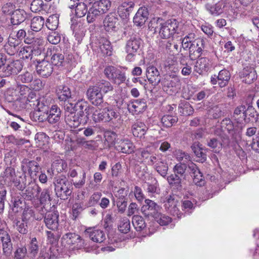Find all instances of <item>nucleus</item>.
<instances>
[{
    "label": "nucleus",
    "mask_w": 259,
    "mask_h": 259,
    "mask_svg": "<svg viewBox=\"0 0 259 259\" xmlns=\"http://www.w3.org/2000/svg\"><path fill=\"white\" fill-rule=\"evenodd\" d=\"M90 105L89 103L84 100L79 101L75 103V111H78V114L81 116L83 115L84 111H85Z\"/></svg>",
    "instance_id": "58"
},
{
    "label": "nucleus",
    "mask_w": 259,
    "mask_h": 259,
    "mask_svg": "<svg viewBox=\"0 0 259 259\" xmlns=\"http://www.w3.org/2000/svg\"><path fill=\"white\" fill-rule=\"evenodd\" d=\"M62 239L68 245H74L76 248H80L84 245V241L81 237L75 233H66L63 236Z\"/></svg>",
    "instance_id": "11"
},
{
    "label": "nucleus",
    "mask_w": 259,
    "mask_h": 259,
    "mask_svg": "<svg viewBox=\"0 0 259 259\" xmlns=\"http://www.w3.org/2000/svg\"><path fill=\"white\" fill-rule=\"evenodd\" d=\"M161 83L164 88H179L180 85V80L178 76H173L171 77L169 76L167 77L164 78L162 80Z\"/></svg>",
    "instance_id": "37"
},
{
    "label": "nucleus",
    "mask_w": 259,
    "mask_h": 259,
    "mask_svg": "<svg viewBox=\"0 0 259 259\" xmlns=\"http://www.w3.org/2000/svg\"><path fill=\"white\" fill-rule=\"evenodd\" d=\"M95 87H97L101 92L106 94L109 92H111L113 90V87L111 83L107 80L102 79L98 81Z\"/></svg>",
    "instance_id": "47"
},
{
    "label": "nucleus",
    "mask_w": 259,
    "mask_h": 259,
    "mask_svg": "<svg viewBox=\"0 0 259 259\" xmlns=\"http://www.w3.org/2000/svg\"><path fill=\"white\" fill-rule=\"evenodd\" d=\"M179 22L175 19H168L164 22L159 28V36L163 39L174 38L179 34Z\"/></svg>",
    "instance_id": "2"
},
{
    "label": "nucleus",
    "mask_w": 259,
    "mask_h": 259,
    "mask_svg": "<svg viewBox=\"0 0 259 259\" xmlns=\"http://www.w3.org/2000/svg\"><path fill=\"white\" fill-rule=\"evenodd\" d=\"M149 12L146 7H143L139 9L133 18V22L137 26L144 25L148 19Z\"/></svg>",
    "instance_id": "23"
},
{
    "label": "nucleus",
    "mask_w": 259,
    "mask_h": 259,
    "mask_svg": "<svg viewBox=\"0 0 259 259\" xmlns=\"http://www.w3.org/2000/svg\"><path fill=\"white\" fill-rule=\"evenodd\" d=\"M21 42L13 37H9L7 42L4 45L5 51L9 55L12 56L19 52Z\"/></svg>",
    "instance_id": "15"
},
{
    "label": "nucleus",
    "mask_w": 259,
    "mask_h": 259,
    "mask_svg": "<svg viewBox=\"0 0 259 259\" xmlns=\"http://www.w3.org/2000/svg\"><path fill=\"white\" fill-rule=\"evenodd\" d=\"M93 121L95 123L104 122V107L95 108Z\"/></svg>",
    "instance_id": "60"
},
{
    "label": "nucleus",
    "mask_w": 259,
    "mask_h": 259,
    "mask_svg": "<svg viewBox=\"0 0 259 259\" xmlns=\"http://www.w3.org/2000/svg\"><path fill=\"white\" fill-rule=\"evenodd\" d=\"M187 168V164L184 162L177 163L173 168L174 174L179 176L185 179L186 177V171Z\"/></svg>",
    "instance_id": "50"
},
{
    "label": "nucleus",
    "mask_w": 259,
    "mask_h": 259,
    "mask_svg": "<svg viewBox=\"0 0 259 259\" xmlns=\"http://www.w3.org/2000/svg\"><path fill=\"white\" fill-rule=\"evenodd\" d=\"M59 24L58 17L56 15H51L49 17L46 22L47 27L51 30H55Z\"/></svg>",
    "instance_id": "54"
},
{
    "label": "nucleus",
    "mask_w": 259,
    "mask_h": 259,
    "mask_svg": "<svg viewBox=\"0 0 259 259\" xmlns=\"http://www.w3.org/2000/svg\"><path fill=\"white\" fill-rule=\"evenodd\" d=\"M153 218L161 226L167 225L171 221V219L169 217L159 212Z\"/></svg>",
    "instance_id": "57"
},
{
    "label": "nucleus",
    "mask_w": 259,
    "mask_h": 259,
    "mask_svg": "<svg viewBox=\"0 0 259 259\" xmlns=\"http://www.w3.org/2000/svg\"><path fill=\"white\" fill-rule=\"evenodd\" d=\"M56 92L60 101L66 102L71 98L72 94L70 89L66 85L58 86L56 89Z\"/></svg>",
    "instance_id": "30"
},
{
    "label": "nucleus",
    "mask_w": 259,
    "mask_h": 259,
    "mask_svg": "<svg viewBox=\"0 0 259 259\" xmlns=\"http://www.w3.org/2000/svg\"><path fill=\"white\" fill-rule=\"evenodd\" d=\"M210 68L209 59L206 57H201L197 60L194 66V71L199 75H203Z\"/></svg>",
    "instance_id": "25"
},
{
    "label": "nucleus",
    "mask_w": 259,
    "mask_h": 259,
    "mask_svg": "<svg viewBox=\"0 0 259 259\" xmlns=\"http://www.w3.org/2000/svg\"><path fill=\"white\" fill-rule=\"evenodd\" d=\"M39 50L41 51V48L39 47L35 48L32 46H25L20 48L19 52V56H21L22 58L28 59H31L32 55L34 52Z\"/></svg>",
    "instance_id": "33"
},
{
    "label": "nucleus",
    "mask_w": 259,
    "mask_h": 259,
    "mask_svg": "<svg viewBox=\"0 0 259 259\" xmlns=\"http://www.w3.org/2000/svg\"><path fill=\"white\" fill-rule=\"evenodd\" d=\"M27 14L22 9H17L11 14V22L15 25H19L24 22L26 19Z\"/></svg>",
    "instance_id": "31"
},
{
    "label": "nucleus",
    "mask_w": 259,
    "mask_h": 259,
    "mask_svg": "<svg viewBox=\"0 0 259 259\" xmlns=\"http://www.w3.org/2000/svg\"><path fill=\"white\" fill-rule=\"evenodd\" d=\"M178 121V118L170 115H165L161 119L163 126L169 128L176 124Z\"/></svg>",
    "instance_id": "48"
},
{
    "label": "nucleus",
    "mask_w": 259,
    "mask_h": 259,
    "mask_svg": "<svg viewBox=\"0 0 259 259\" xmlns=\"http://www.w3.org/2000/svg\"><path fill=\"white\" fill-rule=\"evenodd\" d=\"M23 199L21 196H14L12 197V203H13V210L18 212L22 208L21 205Z\"/></svg>",
    "instance_id": "63"
},
{
    "label": "nucleus",
    "mask_w": 259,
    "mask_h": 259,
    "mask_svg": "<svg viewBox=\"0 0 259 259\" xmlns=\"http://www.w3.org/2000/svg\"><path fill=\"white\" fill-rule=\"evenodd\" d=\"M128 111L133 114H139L143 112L147 108L144 99L135 100L128 105Z\"/></svg>",
    "instance_id": "24"
},
{
    "label": "nucleus",
    "mask_w": 259,
    "mask_h": 259,
    "mask_svg": "<svg viewBox=\"0 0 259 259\" xmlns=\"http://www.w3.org/2000/svg\"><path fill=\"white\" fill-rule=\"evenodd\" d=\"M82 177L80 180H72V182L73 185L76 188H81L85 183L86 173L84 170H80L79 168L78 169L70 168L68 173V176L72 178H76L78 175Z\"/></svg>",
    "instance_id": "10"
},
{
    "label": "nucleus",
    "mask_w": 259,
    "mask_h": 259,
    "mask_svg": "<svg viewBox=\"0 0 259 259\" xmlns=\"http://www.w3.org/2000/svg\"><path fill=\"white\" fill-rule=\"evenodd\" d=\"M35 101L36 102V104L34 103L33 105H36V110L44 112H49L50 104L45 99L42 98L40 100L35 99Z\"/></svg>",
    "instance_id": "51"
},
{
    "label": "nucleus",
    "mask_w": 259,
    "mask_h": 259,
    "mask_svg": "<svg viewBox=\"0 0 259 259\" xmlns=\"http://www.w3.org/2000/svg\"><path fill=\"white\" fill-rule=\"evenodd\" d=\"M93 5L95 6L103 15L106 13L111 7V2L109 0H99L95 2Z\"/></svg>",
    "instance_id": "40"
},
{
    "label": "nucleus",
    "mask_w": 259,
    "mask_h": 259,
    "mask_svg": "<svg viewBox=\"0 0 259 259\" xmlns=\"http://www.w3.org/2000/svg\"><path fill=\"white\" fill-rule=\"evenodd\" d=\"M132 130L134 136L141 138L145 134L147 127L144 123L138 121L132 125Z\"/></svg>",
    "instance_id": "35"
},
{
    "label": "nucleus",
    "mask_w": 259,
    "mask_h": 259,
    "mask_svg": "<svg viewBox=\"0 0 259 259\" xmlns=\"http://www.w3.org/2000/svg\"><path fill=\"white\" fill-rule=\"evenodd\" d=\"M48 112H44L39 110H35L31 114V118L34 121L38 122H44L47 120L48 121Z\"/></svg>",
    "instance_id": "49"
},
{
    "label": "nucleus",
    "mask_w": 259,
    "mask_h": 259,
    "mask_svg": "<svg viewBox=\"0 0 259 259\" xmlns=\"http://www.w3.org/2000/svg\"><path fill=\"white\" fill-rule=\"evenodd\" d=\"M191 148L197 158L196 161L203 163L206 160V151L207 149L203 148L200 142L198 141L193 142L191 146Z\"/></svg>",
    "instance_id": "13"
},
{
    "label": "nucleus",
    "mask_w": 259,
    "mask_h": 259,
    "mask_svg": "<svg viewBox=\"0 0 259 259\" xmlns=\"http://www.w3.org/2000/svg\"><path fill=\"white\" fill-rule=\"evenodd\" d=\"M242 81L247 84H251L256 80L257 75L255 69L250 66L244 67L240 73Z\"/></svg>",
    "instance_id": "21"
},
{
    "label": "nucleus",
    "mask_w": 259,
    "mask_h": 259,
    "mask_svg": "<svg viewBox=\"0 0 259 259\" xmlns=\"http://www.w3.org/2000/svg\"><path fill=\"white\" fill-rule=\"evenodd\" d=\"M225 5L223 2H219L213 5H207V10L212 15H219L223 12V9Z\"/></svg>",
    "instance_id": "42"
},
{
    "label": "nucleus",
    "mask_w": 259,
    "mask_h": 259,
    "mask_svg": "<svg viewBox=\"0 0 259 259\" xmlns=\"http://www.w3.org/2000/svg\"><path fill=\"white\" fill-rule=\"evenodd\" d=\"M146 76L149 82L155 87L157 85L161 80L158 70L153 66H150L147 68Z\"/></svg>",
    "instance_id": "20"
},
{
    "label": "nucleus",
    "mask_w": 259,
    "mask_h": 259,
    "mask_svg": "<svg viewBox=\"0 0 259 259\" xmlns=\"http://www.w3.org/2000/svg\"><path fill=\"white\" fill-rule=\"evenodd\" d=\"M45 19L41 16L34 17L31 20L30 27L32 31H39L45 24Z\"/></svg>",
    "instance_id": "39"
},
{
    "label": "nucleus",
    "mask_w": 259,
    "mask_h": 259,
    "mask_svg": "<svg viewBox=\"0 0 259 259\" xmlns=\"http://www.w3.org/2000/svg\"><path fill=\"white\" fill-rule=\"evenodd\" d=\"M94 110L95 107L90 105L89 108L84 111L83 115L80 116L82 119V124H85L89 120H93L94 114Z\"/></svg>",
    "instance_id": "52"
},
{
    "label": "nucleus",
    "mask_w": 259,
    "mask_h": 259,
    "mask_svg": "<svg viewBox=\"0 0 259 259\" xmlns=\"http://www.w3.org/2000/svg\"><path fill=\"white\" fill-rule=\"evenodd\" d=\"M104 27L109 32H117L120 27L119 19L115 14L110 13L103 21Z\"/></svg>",
    "instance_id": "6"
},
{
    "label": "nucleus",
    "mask_w": 259,
    "mask_h": 259,
    "mask_svg": "<svg viewBox=\"0 0 259 259\" xmlns=\"http://www.w3.org/2000/svg\"><path fill=\"white\" fill-rule=\"evenodd\" d=\"M194 109L187 101L181 102L178 106V111L182 116H190L194 113Z\"/></svg>",
    "instance_id": "36"
},
{
    "label": "nucleus",
    "mask_w": 259,
    "mask_h": 259,
    "mask_svg": "<svg viewBox=\"0 0 259 259\" xmlns=\"http://www.w3.org/2000/svg\"><path fill=\"white\" fill-rule=\"evenodd\" d=\"M132 224L137 231H141L146 226L143 218L139 215H135L133 217Z\"/></svg>",
    "instance_id": "46"
},
{
    "label": "nucleus",
    "mask_w": 259,
    "mask_h": 259,
    "mask_svg": "<svg viewBox=\"0 0 259 259\" xmlns=\"http://www.w3.org/2000/svg\"><path fill=\"white\" fill-rule=\"evenodd\" d=\"M135 3L133 1L122 2L117 8V13L122 19L127 18L130 13L133 11Z\"/></svg>",
    "instance_id": "16"
},
{
    "label": "nucleus",
    "mask_w": 259,
    "mask_h": 259,
    "mask_svg": "<svg viewBox=\"0 0 259 259\" xmlns=\"http://www.w3.org/2000/svg\"><path fill=\"white\" fill-rule=\"evenodd\" d=\"M50 195V190L49 188L44 189L39 198L40 204L51 206L52 199Z\"/></svg>",
    "instance_id": "44"
},
{
    "label": "nucleus",
    "mask_w": 259,
    "mask_h": 259,
    "mask_svg": "<svg viewBox=\"0 0 259 259\" xmlns=\"http://www.w3.org/2000/svg\"><path fill=\"white\" fill-rule=\"evenodd\" d=\"M102 14L95 6L92 5V7L88 11L87 20L89 23H91L95 21V20L100 18Z\"/></svg>",
    "instance_id": "41"
},
{
    "label": "nucleus",
    "mask_w": 259,
    "mask_h": 259,
    "mask_svg": "<svg viewBox=\"0 0 259 259\" xmlns=\"http://www.w3.org/2000/svg\"><path fill=\"white\" fill-rule=\"evenodd\" d=\"M52 64L57 66H62L64 63V56L61 53L55 52L51 57Z\"/></svg>",
    "instance_id": "53"
},
{
    "label": "nucleus",
    "mask_w": 259,
    "mask_h": 259,
    "mask_svg": "<svg viewBox=\"0 0 259 259\" xmlns=\"http://www.w3.org/2000/svg\"><path fill=\"white\" fill-rule=\"evenodd\" d=\"M21 169L23 172L22 176L16 177L12 182L14 183L15 187L19 190L23 191L26 187V171L24 169V165H21Z\"/></svg>",
    "instance_id": "34"
},
{
    "label": "nucleus",
    "mask_w": 259,
    "mask_h": 259,
    "mask_svg": "<svg viewBox=\"0 0 259 259\" xmlns=\"http://www.w3.org/2000/svg\"><path fill=\"white\" fill-rule=\"evenodd\" d=\"M143 41L137 34L132 35L127 40L125 50H130L139 53Z\"/></svg>",
    "instance_id": "19"
},
{
    "label": "nucleus",
    "mask_w": 259,
    "mask_h": 259,
    "mask_svg": "<svg viewBox=\"0 0 259 259\" xmlns=\"http://www.w3.org/2000/svg\"><path fill=\"white\" fill-rule=\"evenodd\" d=\"M104 137L106 141L111 144H114L115 146V143L118 142L117 140L116 141L117 138V135L114 132L111 131H107L105 132Z\"/></svg>",
    "instance_id": "61"
},
{
    "label": "nucleus",
    "mask_w": 259,
    "mask_h": 259,
    "mask_svg": "<svg viewBox=\"0 0 259 259\" xmlns=\"http://www.w3.org/2000/svg\"><path fill=\"white\" fill-rule=\"evenodd\" d=\"M245 105H241L238 106L235 108L233 114V118L237 123H241V120L240 119V115L241 113H243V111H245Z\"/></svg>",
    "instance_id": "59"
},
{
    "label": "nucleus",
    "mask_w": 259,
    "mask_h": 259,
    "mask_svg": "<svg viewBox=\"0 0 259 259\" xmlns=\"http://www.w3.org/2000/svg\"><path fill=\"white\" fill-rule=\"evenodd\" d=\"M104 107V122H113V120H116L118 122L121 121V116L119 112L108 105L101 106Z\"/></svg>",
    "instance_id": "17"
},
{
    "label": "nucleus",
    "mask_w": 259,
    "mask_h": 259,
    "mask_svg": "<svg viewBox=\"0 0 259 259\" xmlns=\"http://www.w3.org/2000/svg\"><path fill=\"white\" fill-rule=\"evenodd\" d=\"M37 73L42 77H48L53 71L52 64L46 60H42L37 62L36 66Z\"/></svg>",
    "instance_id": "9"
},
{
    "label": "nucleus",
    "mask_w": 259,
    "mask_h": 259,
    "mask_svg": "<svg viewBox=\"0 0 259 259\" xmlns=\"http://www.w3.org/2000/svg\"><path fill=\"white\" fill-rule=\"evenodd\" d=\"M86 95L89 101L95 106L108 105L107 102H104L102 92L95 85L90 86L87 91Z\"/></svg>",
    "instance_id": "4"
},
{
    "label": "nucleus",
    "mask_w": 259,
    "mask_h": 259,
    "mask_svg": "<svg viewBox=\"0 0 259 259\" xmlns=\"http://www.w3.org/2000/svg\"><path fill=\"white\" fill-rule=\"evenodd\" d=\"M99 48L103 54L106 56L112 55V47L110 42L105 38L99 40Z\"/></svg>",
    "instance_id": "38"
},
{
    "label": "nucleus",
    "mask_w": 259,
    "mask_h": 259,
    "mask_svg": "<svg viewBox=\"0 0 259 259\" xmlns=\"http://www.w3.org/2000/svg\"><path fill=\"white\" fill-rule=\"evenodd\" d=\"M53 184L56 196L60 199L66 200L73 192L72 183L69 182L65 176L61 175L54 178Z\"/></svg>",
    "instance_id": "1"
},
{
    "label": "nucleus",
    "mask_w": 259,
    "mask_h": 259,
    "mask_svg": "<svg viewBox=\"0 0 259 259\" xmlns=\"http://www.w3.org/2000/svg\"><path fill=\"white\" fill-rule=\"evenodd\" d=\"M61 110L56 105H53L49 108L48 116V122L51 124L58 122L61 118Z\"/></svg>",
    "instance_id": "28"
},
{
    "label": "nucleus",
    "mask_w": 259,
    "mask_h": 259,
    "mask_svg": "<svg viewBox=\"0 0 259 259\" xmlns=\"http://www.w3.org/2000/svg\"><path fill=\"white\" fill-rule=\"evenodd\" d=\"M59 213L58 211H50L45 215V223L46 227L51 230H56L59 226Z\"/></svg>",
    "instance_id": "12"
},
{
    "label": "nucleus",
    "mask_w": 259,
    "mask_h": 259,
    "mask_svg": "<svg viewBox=\"0 0 259 259\" xmlns=\"http://www.w3.org/2000/svg\"><path fill=\"white\" fill-rule=\"evenodd\" d=\"M184 179L174 173L170 175L166 178L170 187L179 191L182 189V181Z\"/></svg>",
    "instance_id": "29"
},
{
    "label": "nucleus",
    "mask_w": 259,
    "mask_h": 259,
    "mask_svg": "<svg viewBox=\"0 0 259 259\" xmlns=\"http://www.w3.org/2000/svg\"><path fill=\"white\" fill-rule=\"evenodd\" d=\"M205 41L202 38L194 40L193 45L189 52V56L191 60L199 58L204 49Z\"/></svg>",
    "instance_id": "8"
},
{
    "label": "nucleus",
    "mask_w": 259,
    "mask_h": 259,
    "mask_svg": "<svg viewBox=\"0 0 259 259\" xmlns=\"http://www.w3.org/2000/svg\"><path fill=\"white\" fill-rule=\"evenodd\" d=\"M14 75L18 74L23 68V63L21 61L16 60L10 62Z\"/></svg>",
    "instance_id": "64"
},
{
    "label": "nucleus",
    "mask_w": 259,
    "mask_h": 259,
    "mask_svg": "<svg viewBox=\"0 0 259 259\" xmlns=\"http://www.w3.org/2000/svg\"><path fill=\"white\" fill-rule=\"evenodd\" d=\"M154 168L156 171L163 178L166 177L168 169V166L166 162L159 159L155 164Z\"/></svg>",
    "instance_id": "45"
},
{
    "label": "nucleus",
    "mask_w": 259,
    "mask_h": 259,
    "mask_svg": "<svg viewBox=\"0 0 259 259\" xmlns=\"http://www.w3.org/2000/svg\"><path fill=\"white\" fill-rule=\"evenodd\" d=\"M65 120L66 123L71 128H75L78 127L81 124H82V117L78 114L76 115H65Z\"/></svg>",
    "instance_id": "32"
},
{
    "label": "nucleus",
    "mask_w": 259,
    "mask_h": 259,
    "mask_svg": "<svg viewBox=\"0 0 259 259\" xmlns=\"http://www.w3.org/2000/svg\"><path fill=\"white\" fill-rule=\"evenodd\" d=\"M22 165L26 166L28 171V174L31 178H34L38 173L39 169V164L34 160H29L24 159L22 161Z\"/></svg>",
    "instance_id": "27"
},
{
    "label": "nucleus",
    "mask_w": 259,
    "mask_h": 259,
    "mask_svg": "<svg viewBox=\"0 0 259 259\" xmlns=\"http://www.w3.org/2000/svg\"><path fill=\"white\" fill-rule=\"evenodd\" d=\"M222 124L229 134L233 135L235 133L234 124L230 118H226L223 119L222 121Z\"/></svg>",
    "instance_id": "62"
},
{
    "label": "nucleus",
    "mask_w": 259,
    "mask_h": 259,
    "mask_svg": "<svg viewBox=\"0 0 259 259\" xmlns=\"http://www.w3.org/2000/svg\"><path fill=\"white\" fill-rule=\"evenodd\" d=\"M67 166V163L64 160L61 159H56L52 163L51 167L48 168L47 174L52 178L54 176L62 172Z\"/></svg>",
    "instance_id": "14"
},
{
    "label": "nucleus",
    "mask_w": 259,
    "mask_h": 259,
    "mask_svg": "<svg viewBox=\"0 0 259 259\" xmlns=\"http://www.w3.org/2000/svg\"><path fill=\"white\" fill-rule=\"evenodd\" d=\"M75 9V15L79 18H81L87 14L88 8L84 3H79L76 5Z\"/></svg>",
    "instance_id": "55"
},
{
    "label": "nucleus",
    "mask_w": 259,
    "mask_h": 259,
    "mask_svg": "<svg viewBox=\"0 0 259 259\" xmlns=\"http://www.w3.org/2000/svg\"><path fill=\"white\" fill-rule=\"evenodd\" d=\"M160 210V206L154 201L149 199L145 200V204L141 207V211L145 217L154 218Z\"/></svg>",
    "instance_id": "7"
},
{
    "label": "nucleus",
    "mask_w": 259,
    "mask_h": 259,
    "mask_svg": "<svg viewBox=\"0 0 259 259\" xmlns=\"http://www.w3.org/2000/svg\"><path fill=\"white\" fill-rule=\"evenodd\" d=\"M218 83L221 88L226 86L230 80V73L229 71L226 69L221 70L218 75Z\"/></svg>",
    "instance_id": "43"
},
{
    "label": "nucleus",
    "mask_w": 259,
    "mask_h": 259,
    "mask_svg": "<svg viewBox=\"0 0 259 259\" xmlns=\"http://www.w3.org/2000/svg\"><path fill=\"white\" fill-rule=\"evenodd\" d=\"M85 235L92 241L97 243H101L105 239V235L104 232L100 230L89 228L85 230Z\"/></svg>",
    "instance_id": "26"
},
{
    "label": "nucleus",
    "mask_w": 259,
    "mask_h": 259,
    "mask_svg": "<svg viewBox=\"0 0 259 259\" xmlns=\"http://www.w3.org/2000/svg\"><path fill=\"white\" fill-rule=\"evenodd\" d=\"M41 191V188L37 184L29 183L22 196L27 200H32L38 196Z\"/></svg>",
    "instance_id": "18"
},
{
    "label": "nucleus",
    "mask_w": 259,
    "mask_h": 259,
    "mask_svg": "<svg viewBox=\"0 0 259 259\" xmlns=\"http://www.w3.org/2000/svg\"><path fill=\"white\" fill-rule=\"evenodd\" d=\"M151 182H146L147 191L150 193H158L159 190L158 188V183L155 178H151Z\"/></svg>",
    "instance_id": "56"
},
{
    "label": "nucleus",
    "mask_w": 259,
    "mask_h": 259,
    "mask_svg": "<svg viewBox=\"0 0 259 259\" xmlns=\"http://www.w3.org/2000/svg\"><path fill=\"white\" fill-rule=\"evenodd\" d=\"M104 73L109 80L118 85L123 83L126 78L125 72L112 66L106 67Z\"/></svg>",
    "instance_id": "3"
},
{
    "label": "nucleus",
    "mask_w": 259,
    "mask_h": 259,
    "mask_svg": "<svg viewBox=\"0 0 259 259\" xmlns=\"http://www.w3.org/2000/svg\"><path fill=\"white\" fill-rule=\"evenodd\" d=\"M164 207L166 210L173 216L181 218L183 215L178 208L180 205L178 197L175 195H169L166 197L164 201Z\"/></svg>",
    "instance_id": "5"
},
{
    "label": "nucleus",
    "mask_w": 259,
    "mask_h": 259,
    "mask_svg": "<svg viewBox=\"0 0 259 259\" xmlns=\"http://www.w3.org/2000/svg\"><path fill=\"white\" fill-rule=\"evenodd\" d=\"M116 149L122 153L130 154L134 152L135 146L128 139L120 140L115 143Z\"/></svg>",
    "instance_id": "22"
}]
</instances>
